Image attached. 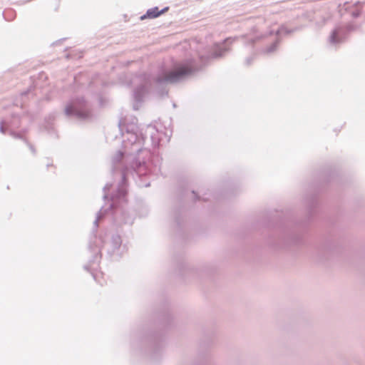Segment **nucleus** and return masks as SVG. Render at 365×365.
Listing matches in <instances>:
<instances>
[{
	"mask_svg": "<svg viewBox=\"0 0 365 365\" xmlns=\"http://www.w3.org/2000/svg\"><path fill=\"white\" fill-rule=\"evenodd\" d=\"M118 130L125 138L123 140V151L118 150L112 159V171H119L121 180L116 190L111 195L110 206L107 209L102 207L96 214L93 222L95 228L105 215L111 214L114 223L131 225L133 223L135 213L127 207L128 179L130 175L140 180L143 176L156 173L160 168L154 163L158 157L149 150L143 149L145 137L138 134L135 125L126 127L125 133H123L122 120L118 122Z\"/></svg>",
	"mask_w": 365,
	"mask_h": 365,
	"instance_id": "1",
	"label": "nucleus"
},
{
	"mask_svg": "<svg viewBox=\"0 0 365 365\" xmlns=\"http://www.w3.org/2000/svg\"><path fill=\"white\" fill-rule=\"evenodd\" d=\"M237 38H238L237 36L229 37L222 43H215L210 54L200 57V64H198L197 61L193 58L186 59L182 62L175 63L171 69L161 68L155 78H145L143 83L133 90V109L138 110L140 108L144 97L153 88L158 90V93L161 97L167 96L168 91L165 87L166 83H178L201 70L210 60L222 57L225 53L230 51V45Z\"/></svg>",
	"mask_w": 365,
	"mask_h": 365,
	"instance_id": "2",
	"label": "nucleus"
},
{
	"mask_svg": "<svg viewBox=\"0 0 365 365\" xmlns=\"http://www.w3.org/2000/svg\"><path fill=\"white\" fill-rule=\"evenodd\" d=\"M318 197L317 190L307 192L303 198L304 215L300 218L289 217L273 226L268 235V245L275 249L303 245L304 235L319 213Z\"/></svg>",
	"mask_w": 365,
	"mask_h": 365,
	"instance_id": "3",
	"label": "nucleus"
},
{
	"mask_svg": "<svg viewBox=\"0 0 365 365\" xmlns=\"http://www.w3.org/2000/svg\"><path fill=\"white\" fill-rule=\"evenodd\" d=\"M67 117L77 119H87L91 115V108L88 102L83 97L71 99L64 108Z\"/></svg>",
	"mask_w": 365,
	"mask_h": 365,
	"instance_id": "4",
	"label": "nucleus"
},
{
	"mask_svg": "<svg viewBox=\"0 0 365 365\" xmlns=\"http://www.w3.org/2000/svg\"><path fill=\"white\" fill-rule=\"evenodd\" d=\"M21 126V118L19 114H12L9 118H5L0 121V132L2 134H9L16 139H24L23 135L15 131Z\"/></svg>",
	"mask_w": 365,
	"mask_h": 365,
	"instance_id": "5",
	"label": "nucleus"
},
{
	"mask_svg": "<svg viewBox=\"0 0 365 365\" xmlns=\"http://www.w3.org/2000/svg\"><path fill=\"white\" fill-rule=\"evenodd\" d=\"M142 342L148 344L153 354H158L164 344V335L161 332H153L145 335Z\"/></svg>",
	"mask_w": 365,
	"mask_h": 365,
	"instance_id": "6",
	"label": "nucleus"
},
{
	"mask_svg": "<svg viewBox=\"0 0 365 365\" xmlns=\"http://www.w3.org/2000/svg\"><path fill=\"white\" fill-rule=\"evenodd\" d=\"M356 26L352 24H349L345 26H338L334 28L331 31L329 36V42L331 44L335 45L343 42L346 38L347 35L356 29Z\"/></svg>",
	"mask_w": 365,
	"mask_h": 365,
	"instance_id": "7",
	"label": "nucleus"
},
{
	"mask_svg": "<svg viewBox=\"0 0 365 365\" xmlns=\"http://www.w3.org/2000/svg\"><path fill=\"white\" fill-rule=\"evenodd\" d=\"M89 249L93 253V259H91L87 264L83 266L85 270L91 272L93 279L97 281V276L94 271L98 267L100 259L101 258V250L98 247L93 248L90 244Z\"/></svg>",
	"mask_w": 365,
	"mask_h": 365,
	"instance_id": "8",
	"label": "nucleus"
},
{
	"mask_svg": "<svg viewBox=\"0 0 365 365\" xmlns=\"http://www.w3.org/2000/svg\"><path fill=\"white\" fill-rule=\"evenodd\" d=\"M143 135L145 138L149 135L152 145L154 147H158L163 140V133L159 132L155 125H149L147 126Z\"/></svg>",
	"mask_w": 365,
	"mask_h": 365,
	"instance_id": "9",
	"label": "nucleus"
},
{
	"mask_svg": "<svg viewBox=\"0 0 365 365\" xmlns=\"http://www.w3.org/2000/svg\"><path fill=\"white\" fill-rule=\"evenodd\" d=\"M111 246L113 248L112 254L118 256H120L128 250L126 245H122V240L119 235H113L112 236Z\"/></svg>",
	"mask_w": 365,
	"mask_h": 365,
	"instance_id": "10",
	"label": "nucleus"
},
{
	"mask_svg": "<svg viewBox=\"0 0 365 365\" xmlns=\"http://www.w3.org/2000/svg\"><path fill=\"white\" fill-rule=\"evenodd\" d=\"M168 10V6H165L161 10H159L158 6H155L153 8L148 9L146 13L140 16V19L144 20L145 19H155L160 16L161 14H165Z\"/></svg>",
	"mask_w": 365,
	"mask_h": 365,
	"instance_id": "11",
	"label": "nucleus"
},
{
	"mask_svg": "<svg viewBox=\"0 0 365 365\" xmlns=\"http://www.w3.org/2000/svg\"><path fill=\"white\" fill-rule=\"evenodd\" d=\"M304 28V26L301 25L299 26H296L293 29H288L284 25H282L279 27V29L274 32L276 36H281L282 34L289 35L294 32L301 31ZM274 31H270L269 35H272Z\"/></svg>",
	"mask_w": 365,
	"mask_h": 365,
	"instance_id": "12",
	"label": "nucleus"
},
{
	"mask_svg": "<svg viewBox=\"0 0 365 365\" xmlns=\"http://www.w3.org/2000/svg\"><path fill=\"white\" fill-rule=\"evenodd\" d=\"M184 210L180 207H175L172 211V215L175 223L177 227L179 228L181 227L182 224L184 222V216H183Z\"/></svg>",
	"mask_w": 365,
	"mask_h": 365,
	"instance_id": "13",
	"label": "nucleus"
},
{
	"mask_svg": "<svg viewBox=\"0 0 365 365\" xmlns=\"http://www.w3.org/2000/svg\"><path fill=\"white\" fill-rule=\"evenodd\" d=\"M279 36H277L276 40L270 46H269L268 47L265 48L263 50V52L264 53L270 54L274 53L277 50L279 44L281 42V38Z\"/></svg>",
	"mask_w": 365,
	"mask_h": 365,
	"instance_id": "14",
	"label": "nucleus"
},
{
	"mask_svg": "<svg viewBox=\"0 0 365 365\" xmlns=\"http://www.w3.org/2000/svg\"><path fill=\"white\" fill-rule=\"evenodd\" d=\"M242 38H246V41L245 42V45L247 46V45H253L257 41H258L259 39V37H248L247 35L246 36H241Z\"/></svg>",
	"mask_w": 365,
	"mask_h": 365,
	"instance_id": "15",
	"label": "nucleus"
},
{
	"mask_svg": "<svg viewBox=\"0 0 365 365\" xmlns=\"http://www.w3.org/2000/svg\"><path fill=\"white\" fill-rule=\"evenodd\" d=\"M112 187V184H110V183H107L104 187H103V192H104V195H103V199L106 200L108 198V193L107 192L110 190V189Z\"/></svg>",
	"mask_w": 365,
	"mask_h": 365,
	"instance_id": "16",
	"label": "nucleus"
},
{
	"mask_svg": "<svg viewBox=\"0 0 365 365\" xmlns=\"http://www.w3.org/2000/svg\"><path fill=\"white\" fill-rule=\"evenodd\" d=\"M255 56V55H252V56H250L246 58V59L245 61V64L246 66H250L252 64V61H254Z\"/></svg>",
	"mask_w": 365,
	"mask_h": 365,
	"instance_id": "17",
	"label": "nucleus"
},
{
	"mask_svg": "<svg viewBox=\"0 0 365 365\" xmlns=\"http://www.w3.org/2000/svg\"><path fill=\"white\" fill-rule=\"evenodd\" d=\"M55 116L53 115L48 116V118L46 119V122L48 126H50L51 122L54 120Z\"/></svg>",
	"mask_w": 365,
	"mask_h": 365,
	"instance_id": "18",
	"label": "nucleus"
},
{
	"mask_svg": "<svg viewBox=\"0 0 365 365\" xmlns=\"http://www.w3.org/2000/svg\"><path fill=\"white\" fill-rule=\"evenodd\" d=\"M136 182L138 183V186H140V187H148V186H150V182H138L136 180Z\"/></svg>",
	"mask_w": 365,
	"mask_h": 365,
	"instance_id": "19",
	"label": "nucleus"
},
{
	"mask_svg": "<svg viewBox=\"0 0 365 365\" xmlns=\"http://www.w3.org/2000/svg\"><path fill=\"white\" fill-rule=\"evenodd\" d=\"M351 15L354 18H358L361 15V12L359 10L352 11Z\"/></svg>",
	"mask_w": 365,
	"mask_h": 365,
	"instance_id": "20",
	"label": "nucleus"
},
{
	"mask_svg": "<svg viewBox=\"0 0 365 365\" xmlns=\"http://www.w3.org/2000/svg\"><path fill=\"white\" fill-rule=\"evenodd\" d=\"M192 195H194L195 200H199V199H200V197H199V196H198V195L195 192V191L192 190Z\"/></svg>",
	"mask_w": 365,
	"mask_h": 365,
	"instance_id": "21",
	"label": "nucleus"
},
{
	"mask_svg": "<svg viewBox=\"0 0 365 365\" xmlns=\"http://www.w3.org/2000/svg\"><path fill=\"white\" fill-rule=\"evenodd\" d=\"M63 40H65V38H62V39H61V40H58V41H57L54 42V43H53V45H57V44L58 43V42H60V41H63Z\"/></svg>",
	"mask_w": 365,
	"mask_h": 365,
	"instance_id": "22",
	"label": "nucleus"
},
{
	"mask_svg": "<svg viewBox=\"0 0 365 365\" xmlns=\"http://www.w3.org/2000/svg\"><path fill=\"white\" fill-rule=\"evenodd\" d=\"M28 93H29V91H26L23 92L21 94H22V96H26L28 94Z\"/></svg>",
	"mask_w": 365,
	"mask_h": 365,
	"instance_id": "23",
	"label": "nucleus"
},
{
	"mask_svg": "<svg viewBox=\"0 0 365 365\" xmlns=\"http://www.w3.org/2000/svg\"><path fill=\"white\" fill-rule=\"evenodd\" d=\"M165 318H166V320H167V321H169V320H170V315H169V314H167V315L165 316Z\"/></svg>",
	"mask_w": 365,
	"mask_h": 365,
	"instance_id": "24",
	"label": "nucleus"
},
{
	"mask_svg": "<svg viewBox=\"0 0 365 365\" xmlns=\"http://www.w3.org/2000/svg\"><path fill=\"white\" fill-rule=\"evenodd\" d=\"M31 150H32L33 152H34V150L33 147H31Z\"/></svg>",
	"mask_w": 365,
	"mask_h": 365,
	"instance_id": "25",
	"label": "nucleus"
}]
</instances>
